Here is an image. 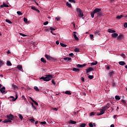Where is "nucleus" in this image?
Segmentation results:
<instances>
[{"instance_id":"nucleus-1","label":"nucleus","mask_w":127,"mask_h":127,"mask_svg":"<svg viewBox=\"0 0 127 127\" xmlns=\"http://www.w3.org/2000/svg\"><path fill=\"white\" fill-rule=\"evenodd\" d=\"M53 78V75L52 74H48L46 75V77H41L40 79L45 81L46 82H48V81H50Z\"/></svg>"},{"instance_id":"nucleus-2","label":"nucleus","mask_w":127,"mask_h":127,"mask_svg":"<svg viewBox=\"0 0 127 127\" xmlns=\"http://www.w3.org/2000/svg\"><path fill=\"white\" fill-rule=\"evenodd\" d=\"M76 11L77 12H78V13H79V17H83V16H84V13H83V12L82 11L81 9H80V8H77L76 9Z\"/></svg>"},{"instance_id":"nucleus-3","label":"nucleus","mask_w":127,"mask_h":127,"mask_svg":"<svg viewBox=\"0 0 127 127\" xmlns=\"http://www.w3.org/2000/svg\"><path fill=\"white\" fill-rule=\"evenodd\" d=\"M105 112H106V108H103L100 110V113H98L97 114V116H102V115H104L105 114Z\"/></svg>"},{"instance_id":"nucleus-4","label":"nucleus","mask_w":127,"mask_h":127,"mask_svg":"<svg viewBox=\"0 0 127 127\" xmlns=\"http://www.w3.org/2000/svg\"><path fill=\"white\" fill-rule=\"evenodd\" d=\"M45 57L47 59V60H50V61H53V60H55V58H54L48 55H45Z\"/></svg>"},{"instance_id":"nucleus-5","label":"nucleus","mask_w":127,"mask_h":127,"mask_svg":"<svg viewBox=\"0 0 127 127\" xmlns=\"http://www.w3.org/2000/svg\"><path fill=\"white\" fill-rule=\"evenodd\" d=\"M86 74L87 75H88L89 73H90V72H92V71H94V68H93L92 67H89L88 68H87L86 69Z\"/></svg>"},{"instance_id":"nucleus-6","label":"nucleus","mask_w":127,"mask_h":127,"mask_svg":"<svg viewBox=\"0 0 127 127\" xmlns=\"http://www.w3.org/2000/svg\"><path fill=\"white\" fill-rule=\"evenodd\" d=\"M101 10H102V9L96 8L94 10L93 12L98 14L100 12H101Z\"/></svg>"},{"instance_id":"nucleus-7","label":"nucleus","mask_w":127,"mask_h":127,"mask_svg":"<svg viewBox=\"0 0 127 127\" xmlns=\"http://www.w3.org/2000/svg\"><path fill=\"white\" fill-rule=\"evenodd\" d=\"M10 98H11V99H12V102H15V101L17 100V98H18V96L17 95V94H15V98H14V97L13 96H10Z\"/></svg>"},{"instance_id":"nucleus-8","label":"nucleus","mask_w":127,"mask_h":127,"mask_svg":"<svg viewBox=\"0 0 127 127\" xmlns=\"http://www.w3.org/2000/svg\"><path fill=\"white\" fill-rule=\"evenodd\" d=\"M17 69L21 72H23V68H22V65H18L16 67Z\"/></svg>"},{"instance_id":"nucleus-9","label":"nucleus","mask_w":127,"mask_h":127,"mask_svg":"<svg viewBox=\"0 0 127 127\" xmlns=\"http://www.w3.org/2000/svg\"><path fill=\"white\" fill-rule=\"evenodd\" d=\"M0 92L1 94H4L5 93V87L3 86L1 88H0Z\"/></svg>"},{"instance_id":"nucleus-10","label":"nucleus","mask_w":127,"mask_h":127,"mask_svg":"<svg viewBox=\"0 0 127 127\" xmlns=\"http://www.w3.org/2000/svg\"><path fill=\"white\" fill-rule=\"evenodd\" d=\"M3 7H9V6L7 4H5V3H3L2 5H0V7L1 8H3Z\"/></svg>"},{"instance_id":"nucleus-11","label":"nucleus","mask_w":127,"mask_h":127,"mask_svg":"<svg viewBox=\"0 0 127 127\" xmlns=\"http://www.w3.org/2000/svg\"><path fill=\"white\" fill-rule=\"evenodd\" d=\"M7 118L8 120H10L11 121H12V120H13V119H14V117L12 115L10 114L9 115L7 116Z\"/></svg>"},{"instance_id":"nucleus-12","label":"nucleus","mask_w":127,"mask_h":127,"mask_svg":"<svg viewBox=\"0 0 127 127\" xmlns=\"http://www.w3.org/2000/svg\"><path fill=\"white\" fill-rule=\"evenodd\" d=\"M124 38V35L123 34H120L118 36L117 40H122L123 38Z\"/></svg>"},{"instance_id":"nucleus-13","label":"nucleus","mask_w":127,"mask_h":127,"mask_svg":"<svg viewBox=\"0 0 127 127\" xmlns=\"http://www.w3.org/2000/svg\"><path fill=\"white\" fill-rule=\"evenodd\" d=\"M76 66L77 67H78V68H83V67L86 66V64H78L77 65H76Z\"/></svg>"},{"instance_id":"nucleus-14","label":"nucleus","mask_w":127,"mask_h":127,"mask_svg":"<svg viewBox=\"0 0 127 127\" xmlns=\"http://www.w3.org/2000/svg\"><path fill=\"white\" fill-rule=\"evenodd\" d=\"M73 33H74L73 37H74V39H75L76 41L79 40V38H78V37H77V35H76V33H77V32H74Z\"/></svg>"},{"instance_id":"nucleus-15","label":"nucleus","mask_w":127,"mask_h":127,"mask_svg":"<svg viewBox=\"0 0 127 127\" xmlns=\"http://www.w3.org/2000/svg\"><path fill=\"white\" fill-rule=\"evenodd\" d=\"M119 65H121V66H125V65L127 64L125 62H123V61L120 62L119 63Z\"/></svg>"},{"instance_id":"nucleus-16","label":"nucleus","mask_w":127,"mask_h":127,"mask_svg":"<svg viewBox=\"0 0 127 127\" xmlns=\"http://www.w3.org/2000/svg\"><path fill=\"white\" fill-rule=\"evenodd\" d=\"M64 61H66V62H68V61H70V60H71L72 59H71L70 58L65 57L64 58Z\"/></svg>"},{"instance_id":"nucleus-17","label":"nucleus","mask_w":127,"mask_h":127,"mask_svg":"<svg viewBox=\"0 0 127 127\" xmlns=\"http://www.w3.org/2000/svg\"><path fill=\"white\" fill-rule=\"evenodd\" d=\"M108 32H109V33H115L116 30H112V29H109Z\"/></svg>"},{"instance_id":"nucleus-18","label":"nucleus","mask_w":127,"mask_h":127,"mask_svg":"<svg viewBox=\"0 0 127 127\" xmlns=\"http://www.w3.org/2000/svg\"><path fill=\"white\" fill-rule=\"evenodd\" d=\"M72 71L74 72H78V71H80V69L73 67L72 68Z\"/></svg>"},{"instance_id":"nucleus-19","label":"nucleus","mask_w":127,"mask_h":127,"mask_svg":"<svg viewBox=\"0 0 127 127\" xmlns=\"http://www.w3.org/2000/svg\"><path fill=\"white\" fill-rule=\"evenodd\" d=\"M123 17H124V15H121L120 16H117L116 17V18L117 19L120 20V19H122Z\"/></svg>"},{"instance_id":"nucleus-20","label":"nucleus","mask_w":127,"mask_h":127,"mask_svg":"<svg viewBox=\"0 0 127 127\" xmlns=\"http://www.w3.org/2000/svg\"><path fill=\"white\" fill-rule=\"evenodd\" d=\"M68 124H71L72 125H75V124H77V122H76L75 121H73L72 120H70L69 121Z\"/></svg>"},{"instance_id":"nucleus-21","label":"nucleus","mask_w":127,"mask_h":127,"mask_svg":"<svg viewBox=\"0 0 127 127\" xmlns=\"http://www.w3.org/2000/svg\"><path fill=\"white\" fill-rule=\"evenodd\" d=\"M119 36V34H118L117 33H113L112 34V37H117V36Z\"/></svg>"},{"instance_id":"nucleus-22","label":"nucleus","mask_w":127,"mask_h":127,"mask_svg":"<svg viewBox=\"0 0 127 127\" xmlns=\"http://www.w3.org/2000/svg\"><path fill=\"white\" fill-rule=\"evenodd\" d=\"M12 88H13L14 90H16V89H18V87H17V86L14 84H12Z\"/></svg>"},{"instance_id":"nucleus-23","label":"nucleus","mask_w":127,"mask_h":127,"mask_svg":"<svg viewBox=\"0 0 127 127\" xmlns=\"http://www.w3.org/2000/svg\"><path fill=\"white\" fill-rule=\"evenodd\" d=\"M114 74H115V72L114 71H111L109 73V77H112V76H113V75H114Z\"/></svg>"},{"instance_id":"nucleus-24","label":"nucleus","mask_w":127,"mask_h":127,"mask_svg":"<svg viewBox=\"0 0 127 127\" xmlns=\"http://www.w3.org/2000/svg\"><path fill=\"white\" fill-rule=\"evenodd\" d=\"M95 12H94V11H92V12H91V17L92 18H94V16H95Z\"/></svg>"},{"instance_id":"nucleus-25","label":"nucleus","mask_w":127,"mask_h":127,"mask_svg":"<svg viewBox=\"0 0 127 127\" xmlns=\"http://www.w3.org/2000/svg\"><path fill=\"white\" fill-rule=\"evenodd\" d=\"M98 64V62L96 61L95 63H92L91 64V66H95V65H97Z\"/></svg>"},{"instance_id":"nucleus-26","label":"nucleus","mask_w":127,"mask_h":127,"mask_svg":"<svg viewBox=\"0 0 127 127\" xmlns=\"http://www.w3.org/2000/svg\"><path fill=\"white\" fill-rule=\"evenodd\" d=\"M66 4V6H68V7H72V5H71V3H69V2H67Z\"/></svg>"},{"instance_id":"nucleus-27","label":"nucleus","mask_w":127,"mask_h":127,"mask_svg":"<svg viewBox=\"0 0 127 127\" xmlns=\"http://www.w3.org/2000/svg\"><path fill=\"white\" fill-rule=\"evenodd\" d=\"M74 52H80V49L78 48H75L74 49Z\"/></svg>"},{"instance_id":"nucleus-28","label":"nucleus","mask_w":127,"mask_h":127,"mask_svg":"<svg viewBox=\"0 0 127 127\" xmlns=\"http://www.w3.org/2000/svg\"><path fill=\"white\" fill-rule=\"evenodd\" d=\"M18 117L21 120V121H22V120H23V117L22 116V115H21V114H19Z\"/></svg>"},{"instance_id":"nucleus-29","label":"nucleus","mask_w":127,"mask_h":127,"mask_svg":"<svg viewBox=\"0 0 127 127\" xmlns=\"http://www.w3.org/2000/svg\"><path fill=\"white\" fill-rule=\"evenodd\" d=\"M115 99H116V100H117L118 101H120V100H121V97H120L119 96L117 95L115 96Z\"/></svg>"},{"instance_id":"nucleus-30","label":"nucleus","mask_w":127,"mask_h":127,"mask_svg":"<svg viewBox=\"0 0 127 127\" xmlns=\"http://www.w3.org/2000/svg\"><path fill=\"white\" fill-rule=\"evenodd\" d=\"M34 89L36 91V92H39V89H38L37 86H34Z\"/></svg>"},{"instance_id":"nucleus-31","label":"nucleus","mask_w":127,"mask_h":127,"mask_svg":"<svg viewBox=\"0 0 127 127\" xmlns=\"http://www.w3.org/2000/svg\"><path fill=\"white\" fill-rule=\"evenodd\" d=\"M60 45L62 47H67V45L64 44L62 43H60Z\"/></svg>"},{"instance_id":"nucleus-32","label":"nucleus","mask_w":127,"mask_h":127,"mask_svg":"<svg viewBox=\"0 0 127 127\" xmlns=\"http://www.w3.org/2000/svg\"><path fill=\"white\" fill-rule=\"evenodd\" d=\"M109 106H110V103H108L106 106L103 107V108H105V111H106V110H107V108L109 109L110 108V107H109Z\"/></svg>"},{"instance_id":"nucleus-33","label":"nucleus","mask_w":127,"mask_h":127,"mask_svg":"<svg viewBox=\"0 0 127 127\" xmlns=\"http://www.w3.org/2000/svg\"><path fill=\"white\" fill-rule=\"evenodd\" d=\"M41 62H43V63H46V60H45L44 58H42L41 59Z\"/></svg>"},{"instance_id":"nucleus-34","label":"nucleus","mask_w":127,"mask_h":127,"mask_svg":"<svg viewBox=\"0 0 127 127\" xmlns=\"http://www.w3.org/2000/svg\"><path fill=\"white\" fill-rule=\"evenodd\" d=\"M65 94H66V95H71L72 94V93H70V91H65Z\"/></svg>"},{"instance_id":"nucleus-35","label":"nucleus","mask_w":127,"mask_h":127,"mask_svg":"<svg viewBox=\"0 0 127 127\" xmlns=\"http://www.w3.org/2000/svg\"><path fill=\"white\" fill-rule=\"evenodd\" d=\"M5 21H6V22H7L8 23H9V24H12V22H11V21L10 20H9V19H6Z\"/></svg>"},{"instance_id":"nucleus-36","label":"nucleus","mask_w":127,"mask_h":127,"mask_svg":"<svg viewBox=\"0 0 127 127\" xmlns=\"http://www.w3.org/2000/svg\"><path fill=\"white\" fill-rule=\"evenodd\" d=\"M7 66H11V63L10 62V61H7Z\"/></svg>"},{"instance_id":"nucleus-37","label":"nucleus","mask_w":127,"mask_h":127,"mask_svg":"<svg viewBox=\"0 0 127 127\" xmlns=\"http://www.w3.org/2000/svg\"><path fill=\"white\" fill-rule=\"evenodd\" d=\"M89 79H90V80H92V79H94V75H88Z\"/></svg>"},{"instance_id":"nucleus-38","label":"nucleus","mask_w":127,"mask_h":127,"mask_svg":"<svg viewBox=\"0 0 127 127\" xmlns=\"http://www.w3.org/2000/svg\"><path fill=\"white\" fill-rule=\"evenodd\" d=\"M102 15H103V13L99 12L98 14H97V16H102Z\"/></svg>"},{"instance_id":"nucleus-39","label":"nucleus","mask_w":127,"mask_h":127,"mask_svg":"<svg viewBox=\"0 0 127 127\" xmlns=\"http://www.w3.org/2000/svg\"><path fill=\"white\" fill-rule=\"evenodd\" d=\"M17 14H18V15H22V13H21V12H20V11H17Z\"/></svg>"},{"instance_id":"nucleus-40","label":"nucleus","mask_w":127,"mask_h":127,"mask_svg":"<svg viewBox=\"0 0 127 127\" xmlns=\"http://www.w3.org/2000/svg\"><path fill=\"white\" fill-rule=\"evenodd\" d=\"M31 105L34 110H36V108L34 106V104H33V103L32 102L31 103Z\"/></svg>"},{"instance_id":"nucleus-41","label":"nucleus","mask_w":127,"mask_h":127,"mask_svg":"<svg viewBox=\"0 0 127 127\" xmlns=\"http://www.w3.org/2000/svg\"><path fill=\"white\" fill-rule=\"evenodd\" d=\"M23 20L24 21V22L25 23H27V18H25V17H24L23 18Z\"/></svg>"},{"instance_id":"nucleus-42","label":"nucleus","mask_w":127,"mask_h":127,"mask_svg":"<svg viewBox=\"0 0 127 127\" xmlns=\"http://www.w3.org/2000/svg\"><path fill=\"white\" fill-rule=\"evenodd\" d=\"M30 122H31V123H32L33 124L34 123V122H35V120H34V119H31L30 120Z\"/></svg>"},{"instance_id":"nucleus-43","label":"nucleus","mask_w":127,"mask_h":127,"mask_svg":"<svg viewBox=\"0 0 127 127\" xmlns=\"http://www.w3.org/2000/svg\"><path fill=\"white\" fill-rule=\"evenodd\" d=\"M68 1L70 2H72L73 3H76V1H75L74 0H68Z\"/></svg>"},{"instance_id":"nucleus-44","label":"nucleus","mask_w":127,"mask_h":127,"mask_svg":"<svg viewBox=\"0 0 127 127\" xmlns=\"http://www.w3.org/2000/svg\"><path fill=\"white\" fill-rule=\"evenodd\" d=\"M20 35H21V36H23V37H25V36H26V35L24 34H23V33H19Z\"/></svg>"},{"instance_id":"nucleus-45","label":"nucleus","mask_w":127,"mask_h":127,"mask_svg":"<svg viewBox=\"0 0 127 127\" xmlns=\"http://www.w3.org/2000/svg\"><path fill=\"white\" fill-rule=\"evenodd\" d=\"M80 127H86V124H82L80 125Z\"/></svg>"},{"instance_id":"nucleus-46","label":"nucleus","mask_w":127,"mask_h":127,"mask_svg":"<svg viewBox=\"0 0 127 127\" xmlns=\"http://www.w3.org/2000/svg\"><path fill=\"white\" fill-rule=\"evenodd\" d=\"M90 115V116H95V115H96V112H91Z\"/></svg>"},{"instance_id":"nucleus-47","label":"nucleus","mask_w":127,"mask_h":127,"mask_svg":"<svg viewBox=\"0 0 127 127\" xmlns=\"http://www.w3.org/2000/svg\"><path fill=\"white\" fill-rule=\"evenodd\" d=\"M33 103H34V104H35L36 106H38V103L36 101L33 100Z\"/></svg>"},{"instance_id":"nucleus-48","label":"nucleus","mask_w":127,"mask_h":127,"mask_svg":"<svg viewBox=\"0 0 127 127\" xmlns=\"http://www.w3.org/2000/svg\"><path fill=\"white\" fill-rule=\"evenodd\" d=\"M89 36L91 39H93V38H94V35L93 34H90Z\"/></svg>"},{"instance_id":"nucleus-49","label":"nucleus","mask_w":127,"mask_h":127,"mask_svg":"<svg viewBox=\"0 0 127 127\" xmlns=\"http://www.w3.org/2000/svg\"><path fill=\"white\" fill-rule=\"evenodd\" d=\"M41 125H46V122L44 121V122H40Z\"/></svg>"},{"instance_id":"nucleus-50","label":"nucleus","mask_w":127,"mask_h":127,"mask_svg":"<svg viewBox=\"0 0 127 127\" xmlns=\"http://www.w3.org/2000/svg\"><path fill=\"white\" fill-rule=\"evenodd\" d=\"M51 110H54L56 112H57V111H58V109H57V108H51Z\"/></svg>"},{"instance_id":"nucleus-51","label":"nucleus","mask_w":127,"mask_h":127,"mask_svg":"<svg viewBox=\"0 0 127 127\" xmlns=\"http://www.w3.org/2000/svg\"><path fill=\"white\" fill-rule=\"evenodd\" d=\"M124 27H125V28H127V22L124 23Z\"/></svg>"},{"instance_id":"nucleus-52","label":"nucleus","mask_w":127,"mask_h":127,"mask_svg":"<svg viewBox=\"0 0 127 127\" xmlns=\"http://www.w3.org/2000/svg\"><path fill=\"white\" fill-rule=\"evenodd\" d=\"M55 19L57 20V21H60V17H56Z\"/></svg>"},{"instance_id":"nucleus-53","label":"nucleus","mask_w":127,"mask_h":127,"mask_svg":"<svg viewBox=\"0 0 127 127\" xmlns=\"http://www.w3.org/2000/svg\"><path fill=\"white\" fill-rule=\"evenodd\" d=\"M49 22L48 21H46L45 22H44L43 24L44 25H47V24H48Z\"/></svg>"},{"instance_id":"nucleus-54","label":"nucleus","mask_w":127,"mask_h":127,"mask_svg":"<svg viewBox=\"0 0 127 127\" xmlns=\"http://www.w3.org/2000/svg\"><path fill=\"white\" fill-rule=\"evenodd\" d=\"M112 86L113 87H116V82H113L112 83Z\"/></svg>"},{"instance_id":"nucleus-55","label":"nucleus","mask_w":127,"mask_h":127,"mask_svg":"<svg viewBox=\"0 0 127 127\" xmlns=\"http://www.w3.org/2000/svg\"><path fill=\"white\" fill-rule=\"evenodd\" d=\"M89 126L90 127H94V126L93 125V124H92V123H89Z\"/></svg>"},{"instance_id":"nucleus-56","label":"nucleus","mask_w":127,"mask_h":127,"mask_svg":"<svg viewBox=\"0 0 127 127\" xmlns=\"http://www.w3.org/2000/svg\"><path fill=\"white\" fill-rule=\"evenodd\" d=\"M52 83L53 84V85H56V83H55V81H54V79H52Z\"/></svg>"},{"instance_id":"nucleus-57","label":"nucleus","mask_w":127,"mask_h":127,"mask_svg":"<svg viewBox=\"0 0 127 127\" xmlns=\"http://www.w3.org/2000/svg\"><path fill=\"white\" fill-rule=\"evenodd\" d=\"M121 56L122 57H123V58H126V55H125V54H122Z\"/></svg>"},{"instance_id":"nucleus-58","label":"nucleus","mask_w":127,"mask_h":127,"mask_svg":"<svg viewBox=\"0 0 127 127\" xmlns=\"http://www.w3.org/2000/svg\"><path fill=\"white\" fill-rule=\"evenodd\" d=\"M1 65H3V62L0 60V66H1Z\"/></svg>"},{"instance_id":"nucleus-59","label":"nucleus","mask_w":127,"mask_h":127,"mask_svg":"<svg viewBox=\"0 0 127 127\" xmlns=\"http://www.w3.org/2000/svg\"><path fill=\"white\" fill-rule=\"evenodd\" d=\"M31 9H33V10H36V8H35L34 6H32L31 7Z\"/></svg>"},{"instance_id":"nucleus-60","label":"nucleus","mask_w":127,"mask_h":127,"mask_svg":"<svg viewBox=\"0 0 127 127\" xmlns=\"http://www.w3.org/2000/svg\"><path fill=\"white\" fill-rule=\"evenodd\" d=\"M50 29L51 30V31H52V30H55V29H54V28L51 27L50 28Z\"/></svg>"},{"instance_id":"nucleus-61","label":"nucleus","mask_w":127,"mask_h":127,"mask_svg":"<svg viewBox=\"0 0 127 127\" xmlns=\"http://www.w3.org/2000/svg\"><path fill=\"white\" fill-rule=\"evenodd\" d=\"M2 123H4V124L7 123V120H4L3 121H2Z\"/></svg>"},{"instance_id":"nucleus-62","label":"nucleus","mask_w":127,"mask_h":127,"mask_svg":"<svg viewBox=\"0 0 127 127\" xmlns=\"http://www.w3.org/2000/svg\"><path fill=\"white\" fill-rule=\"evenodd\" d=\"M81 80L82 82H85V78L83 77H81Z\"/></svg>"},{"instance_id":"nucleus-63","label":"nucleus","mask_w":127,"mask_h":127,"mask_svg":"<svg viewBox=\"0 0 127 127\" xmlns=\"http://www.w3.org/2000/svg\"><path fill=\"white\" fill-rule=\"evenodd\" d=\"M56 44H57V45H59V41H57L56 42Z\"/></svg>"},{"instance_id":"nucleus-64","label":"nucleus","mask_w":127,"mask_h":127,"mask_svg":"<svg viewBox=\"0 0 127 127\" xmlns=\"http://www.w3.org/2000/svg\"><path fill=\"white\" fill-rule=\"evenodd\" d=\"M10 51H9V50H8L7 51V54H10Z\"/></svg>"}]
</instances>
